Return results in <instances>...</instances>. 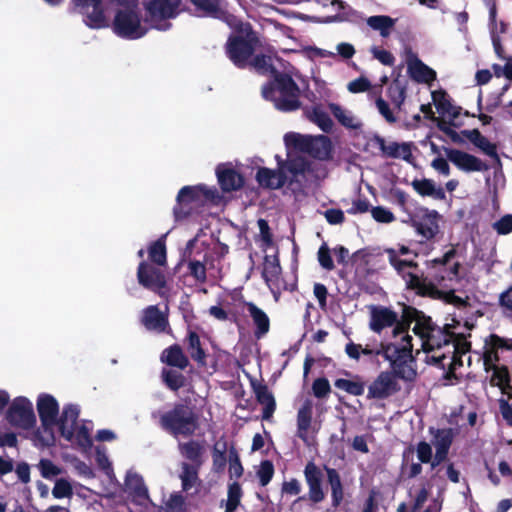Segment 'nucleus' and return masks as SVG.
<instances>
[{
	"instance_id": "12",
	"label": "nucleus",
	"mask_w": 512,
	"mask_h": 512,
	"mask_svg": "<svg viewBox=\"0 0 512 512\" xmlns=\"http://www.w3.org/2000/svg\"><path fill=\"white\" fill-rule=\"evenodd\" d=\"M277 170H271L269 168H260L256 174V180L260 186L270 189H278L282 187L286 182H302L305 180L303 176L293 178L292 173L288 168V160L284 161L280 156H276Z\"/></svg>"
},
{
	"instance_id": "34",
	"label": "nucleus",
	"mask_w": 512,
	"mask_h": 512,
	"mask_svg": "<svg viewBox=\"0 0 512 512\" xmlns=\"http://www.w3.org/2000/svg\"><path fill=\"white\" fill-rule=\"evenodd\" d=\"M198 466L190 465L187 463H183L181 466V472L179 477L182 482V488L184 491H189L192 488L199 486V478H198Z\"/></svg>"
},
{
	"instance_id": "1",
	"label": "nucleus",
	"mask_w": 512,
	"mask_h": 512,
	"mask_svg": "<svg viewBox=\"0 0 512 512\" xmlns=\"http://www.w3.org/2000/svg\"><path fill=\"white\" fill-rule=\"evenodd\" d=\"M408 316L414 321L412 333L416 337L415 343L406 325L397 323L393 330L394 341L377 351L389 361L395 376L404 381L415 380L417 371L411 352L416 347L417 353L420 350L426 353V362L445 371L447 380L462 377L464 357L470 350L464 334L451 330L448 325L442 331L432 325L430 318L416 310L409 311Z\"/></svg>"
},
{
	"instance_id": "17",
	"label": "nucleus",
	"mask_w": 512,
	"mask_h": 512,
	"mask_svg": "<svg viewBox=\"0 0 512 512\" xmlns=\"http://www.w3.org/2000/svg\"><path fill=\"white\" fill-rule=\"evenodd\" d=\"M440 220L441 216L438 212L424 209L415 218H412V225L419 235L425 239H432L439 232Z\"/></svg>"
},
{
	"instance_id": "30",
	"label": "nucleus",
	"mask_w": 512,
	"mask_h": 512,
	"mask_svg": "<svg viewBox=\"0 0 512 512\" xmlns=\"http://www.w3.org/2000/svg\"><path fill=\"white\" fill-rule=\"evenodd\" d=\"M142 323L149 330L162 331L165 329L167 321L156 306H149L143 311Z\"/></svg>"
},
{
	"instance_id": "51",
	"label": "nucleus",
	"mask_w": 512,
	"mask_h": 512,
	"mask_svg": "<svg viewBox=\"0 0 512 512\" xmlns=\"http://www.w3.org/2000/svg\"><path fill=\"white\" fill-rule=\"evenodd\" d=\"M273 474L274 466L270 461L265 460L260 463L257 469V476L262 486H266L271 481Z\"/></svg>"
},
{
	"instance_id": "49",
	"label": "nucleus",
	"mask_w": 512,
	"mask_h": 512,
	"mask_svg": "<svg viewBox=\"0 0 512 512\" xmlns=\"http://www.w3.org/2000/svg\"><path fill=\"white\" fill-rule=\"evenodd\" d=\"M72 493L71 483L64 478L58 479L52 489V494L57 499L69 498L72 496Z\"/></svg>"
},
{
	"instance_id": "63",
	"label": "nucleus",
	"mask_w": 512,
	"mask_h": 512,
	"mask_svg": "<svg viewBox=\"0 0 512 512\" xmlns=\"http://www.w3.org/2000/svg\"><path fill=\"white\" fill-rule=\"evenodd\" d=\"M318 261L320 265L326 270H332L334 268L333 260L330 256L329 249L326 245H322L319 248Z\"/></svg>"
},
{
	"instance_id": "32",
	"label": "nucleus",
	"mask_w": 512,
	"mask_h": 512,
	"mask_svg": "<svg viewBox=\"0 0 512 512\" xmlns=\"http://www.w3.org/2000/svg\"><path fill=\"white\" fill-rule=\"evenodd\" d=\"M307 118L316 124L322 131L330 132L334 123L321 105H314L306 111Z\"/></svg>"
},
{
	"instance_id": "3",
	"label": "nucleus",
	"mask_w": 512,
	"mask_h": 512,
	"mask_svg": "<svg viewBox=\"0 0 512 512\" xmlns=\"http://www.w3.org/2000/svg\"><path fill=\"white\" fill-rule=\"evenodd\" d=\"M431 433L433 434L432 444L436 450L435 455L433 456L432 446L425 441H420L415 446H409L403 452L401 466L403 477L414 478L418 476L422 472L421 463H430L431 467L435 468L446 459L453 440L452 430H431Z\"/></svg>"
},
{
	"instance_id": "27",
	"label": "nucleus",
	"mask_w": 512,
	"mask_h": 512,
	"mask_svg": "<svg viewBox=\"0 0 512 512\" xmlns=\"http://www.w3.org/2000/svg\"><path fill=\"white\" fill-rule=\"evenodd\" d=\"M413 189L421 196L444 200L446 195L442 187L437 186L432 179H415L411 183Z\"/></svg>"
},
{
	"instance_id": "31",
	"label": "nucleus",
	"mask_w": 512,
	"mask_h": 512,
	"mask_svg": "<svg viewBox=\"0 0 512 512\" xmlns=\"http://www.w3.org/2000/svg\"><path fill=\"white\" fill-rule=\"evenodd\" d=\"M464 136L473 143L477 148L483 151L486 155L497 158V149L495 144L491 143L485 136H483L477 129L463 131Z\"/></svg>"
},
{
	"instance_id": "64",
	"label": "nucleus",
	"mask_w": 512,
	"mask_h": 512,
	"mask_svg": "<svg viewBox=\"0 0 512 512\" xmlns=\"http://www.w3.org/2000/svg\"><path fill=\"white\" fill-rule=\"evenodd\" d=\"M312 389L316 397L322 398L330 392V384L327 379L318 378L314 381Z\"/></svg>"
},
{
	"instance_id": "8",
	"label": "nucleus",
	"mask_w": 512,
	"mask_h": 512,
	"mask_svg": "<svg viewBox=\"0 0 512 512\" xmlns=\"http://www.w3.org/2000/svg\"><path fill=\"white\" fill-rule=\"evenodd\" d=\"M220 198V194L215 187L205 184L184 186L180 189L176 198L175 219L182 220L207 203H217Z\"/></svg>"
},
{
	"instance_id": "2",
	"label": "nucleus",
	"mask_w": 512,
	"mask_h": 512,
	"mask_svg": "<svg viewBox=\"0 0 512 512\" xmlns=\"http://www.w3.org/2000/svg\"><path fill=\"white\" fill-rule=\"evenodd\" d=\"M181 0H147L143 2L145 16L135 5L120 8L113 20L114 33L125 39L136 40L144 37L149 30L166 31L171 27L169 20L179 12Z\"/></svg>"
},
{
	"instance_id": "10",
	"label": "nucleus",
	"mask_w": 512,
	"mask_h": 512,
	"mask_svg": "<svg viewBox=\"0 0 512 512\" xmlns=\"http://www.w3.org/2000/svg\"><path fill=\"white\" fill-rule=\"evenodd\" d=\"M389 262L391 265L400 273L404 278L406 284L413 289H417L422 294H432L433 287L430 283L426 282V279H421L415 272L413 261L410 258L401 260L400 256H408L411 254L410 250L406 246H401L398 249H387Z\"/></svg>"
},
{
	"instance_id": "11",
	"label": "nucleus",
	"mask_w": 512,
	"mask_h": 512,
	"mask_svg": "<svg viewBox=\"0 0 512 512\" xmlns=\"http://www.w3.org/2000/svg\"><path fill=\"white\" fill-rule=\"evenodd\" d=\"M162 426L174 436H189L197 429V419L188 407H176L173 411L163 415Z\"/></svg>"
},
{
	"instance_id": "48",
	"label": "nucleus",
	"mask_w": 512,
	"mask_h": 512,
	"mask_svg": "<svg viewBox=\"0 0 512 512\" xmlns=\"http://www.w3.org/2000/svg\"><path fill=\"white\" fill-rule=\"evenodd\" d=\"M388 94L393 104L400 109L405 101V89L399 81L393 82L388 88Z\"/></svg>"
},
{
	"instance_id": "61",
	"label": "nucleus",
	"mask_w": 512,
	"mask_h": 512,
	"mask_svg": "<svg viewBox=\"0 0 512 512\" xmlns=\"http://www.w3.org/2000/svg\"><path fill=\"white\" fill-rule=\"evenodd\" d=\"M370 51L374 58L383 65L392 66L394 64L395 58L389 51L378 47H372Z\"/></svg>"
},
{
	"instance_id": "35",
	"label": "nucleus",
	"mask_w": 512,
	"mask_h": 512,
	"mask_svg": "<svg viewBox=\"0 0 512 512\" xmlns=\"http://www.w3.org/2000/svg\"><path fill=\"white\" fill-rule=\"evenodd\" d=\"M272 250H275L274 248ZM281 268L279 265V260L277 258V255L275 251H273V254L266 255L264 260V267H263V277L265 278V281L270 284L274 283L278 276L280 275Z\"/></svg>"
},
{
	"instance_id": "47",
	"label": "nucleus",
	"mask_w": 512,
	"mask_h": 512,
	"mask_svg": "<svg viewBox=\"0 0 512 512\" xmlns=\"http://www.w3.org/2000/svg\"><path fill=\"white\" fill-rule=\"evenodd\" d=\"M335 387L355 396L364 393V385L361 382L349 379H337L335 381Z\"/></svg>"
},
{
	"instance_id": "23",
	"label": "nucleus",
	"mask_w": 512,
	"mask_h": 512,
	"mask_svg": "<svg viewBox=\"0 0 512 512\" xmlns=\"http://www.w3.org/2000/svg\"><path fill=\"white\" fill-rule=\"evenodd\" d=\"M336 121L348 130L358 131L362 128L363 123L352 110L338 103L330 102L327 105Z\"/></svg>"
},
{
	"instance_id": "41",
	"label": "nucleus",
	"mask_w": 512,
	"mask_h": 512,
	"mask_svg": "<svg viewBox=\"0 0 512 512\" xmlns=\"http://www.w3.org/2000/svg\"><path fill=\"white\" fill-rule=\"evenodd\" d=\"M257 400L263 405V418L268 419L275 409V401L266 387H258L255 390Z\"/></svg>"
},
{
	"instance_id": "57",
	"label": "nucleus",
	"mask_w": 512,
	"mask_h": 512,
	"mask_svg": "<svg viewBox=\"0 0 512 512\" xmlns=\"http://www.w3.org/2000/svg\"><path fill=\"white\" fill-rule=\"evenodd\" d=\"M229 462V475L230 478H239L243 474V467L240 463V460L237 454L234 451H230L228 456Z\"/></svg>"
},
{
	"instance_id": "58",
	"label": "nucleus",
	"mask_w": 512,
	"mask_h": 512,
	"mask_svg": "<svg viewBox=\"0 0 512 512\" xmlns=\"http://www.w3.org/2000/svg\"><path fill=\"white\" fill-rule=\"evenodd\" d=\"M493 228L500 235H507L512 232V215L507 214L493 224Z\"/></svg>"
},
{
	"instance_id": "36",
	"label": "nucleus",
	"mask_w": 512,
	"mask_h": 512,
	"mask_svg": "<svg viewBox=\"0 0 512 512\" xmlns=\"http://www.w3.org/2000/svg\"><path fill=\"white\" fill-rule=\"evenodd\" d=\"M313 403L311 400H306L298 412V430L299 436L306 439L305 433L310 427L312 419Z\"/></svg>"
},
{
	"instance_id": "38",
	"label": "nucleus",
	"mask_w": 512,
	"mask_h": 512,
	"mask_svg": "<svg viewBox=\"0 0 512 512\" xmlns=\"http://www.w3.org/2000/svg\"><path fill=\"white\" fill-rule=\"evenodd\" d=\"M161 359L163 362L179 368H185L188 363L187 358L179 346H172L166 349L162 353Z\"/></svg>"
},
{
	"instance_id": "6",
	"label": "nucleus",
	"mask_w": 512,
	"mask_h": 512,
	"mask_svg": "<svg viewBox=\"0 0 512 512\" xmlns=\"http://www.w3.org/2000/svg\"><path fill=\"white\" fill-rule=\"evenodd\" d=\"M79 414V406L75 404L65 405L60 415L58 429L61 436L70 442L74 448L85 456H89L93 447L90 434L91 427H88L85 421H78Z\"/></svg>"
},
{
	"instance_id": "7",
	"label": "nucleus",
	"mask_w": 512,
	"mask_h": 512,
	"mask_svg": "<svg viewBox=\"0 0 512 512\" xmlns=\"http://www.w3.org/2000/svg\"><path fill=\"white\" fill-rule=\"evenodd\" d=\"M265 100L280 111H294L300 107V89L288 72H278L261 90Z\"/></svg>"
},
{
	"instance_id": "56",
	"label": "nucleus",
	"mask_w": 512,
	"mask_h": 512,
	"mask_svg": "<svg viewBox=\"0 0 512 512\" xmlns=\"http://www.w3.org/2000/svg\"><path fill=\"white\" fill-rule=\"evenodd\" d=\"M164 379L166 384L173 390H177L184 383L183 375L174 370L164 371Z\"/></svg>"
},
{
	"instance_id": "24",
	"label": "nucleus",
	"mask_w": 512,
	"mask_h": 512,
	"mask_svg": "<svg viewBox=\"0 0 512 512\" xmlns=\"http://www.w3.org/2000/svg\"><path fill=\"white\" fill-rule=\"evenodd\" d=\"M305 478L309 486V498L317 503L324 499V493L321 489V472L313 464L308 463L305 468Z\"/></svg>"
},
{
	"instance_id": "59",
	"label": "nucleus",
	"mask_w": 512,
	"mask_h": 512,
	"mask_svg": "<svg viewBox=\"0 0 512 512\" xmlns=\"http://www.w3.org/2000/svg\"><path fill=\"white\" fill-rule=\"evenodd\" d=\"M371 87L370 81L365 77H359L347 84L350 93L356 94L367 91Z\"/></svg>"
},
{
	"instance_id": "33",
	"label": "nucleus",
	"mask_w": 512,
	"mask_h": 512,
	"mask_svg": "<svg viewBox=\"0 0 512 512\" xmlns=\"http://www.w3.org/2000/svg\"><path fill=\"white\" fill-rule=\"evenodd\" d=\"M246 308L249 316L253 320V323L257 327V331L255 332L256 336L259 338L266 334L270 327V321L267 314L251 302L246 303Z\"/></svg>"
},
{
	"instance_id": "14",
	"label": "nucleus",
	"mask_w": 512,
	"mask_h": 512,
	"mask_svg": "<svg viewBox=\"0 0 512 512\" xmlns=\"http://www.w3.org/2000/svg\"><path fill=\"white\" fill-rule=\"evenodd\" d=\"M125 492L132 503L139 507L140 512H153L157 507L150 499L148 488L140 474L128 471L125 477Z\"/></svg>"
},
{
	"instance_id": "4",
	"label": "nucleus",
	"mask_w": 512,
	"mask_h": 512,
	"mask_svg": "<svg viewBox=\"0 0 512 512\" xmlns=\"http://www.w3.org/2000/svg\"><path fill=\"white\" fill-rule=\"evenodd\" d=\"M283 140L287 150L288 168L296 179L298 176L308 178L310 163L302 156L294 155L295 153H307L314 158L324 160L328 159L332 152L331 141L324 135L311 136L289 132L284 135Z\"/></svg>"
},
{
	"instance_id": "50",
	"label": "nucleus",
	"mask_w": 512,
	"mask_h": 512,
	"mask_svg": "<svg viewBox=\"0 0 512 512\" xmlns=\"http://www.w3.org/2000/svg\"><path fill=\"white\" fill-rule=\"evenodd\" d=\"M96 453V462L100 469H102L109 478H112L114 476L112 464L106 454V451L103 447H96L95 449Z\"/></svg>"
},
{
	"instance_id": "44",
	"label": "nucleus",
	"mask_w": 512,
	"mask_h": 512,
	"mask_svg": "<svg viewBox=\"0 0 512 512\" xmlns=\"http://www.w3.org/2000/svg\"><path fill=\"white\" fill-rule=\"evenodd\" d=\"M191 1L205 15L219 17L221 14V1L220 0H191Z\"/></svg>"
},
{
	"instance_id": "29",
	"label": "nucleus",
	"mask_w": 512,
	"mask_h": 512,
	"mask_svg": "<svg viewBox=\"0 0 512 512\" xmlns=\"http://www.w3.org/2000/svg\"><path fill=\"white\" fill-rule=\"evenodd\" d=\"M408 71L411 77L418 82L430 83L436 77L435 71L417 58L408 61Z\"/></svg>"
},
{
	"instance_id": "45",
	"label": "nucleus",
	"mask_w": 512,
	"mask_h": 512,
	"mask_svg": "<svg viewBox=\"0 0 512 512\" xmlns=\"http://www.w3.org/2000/svg\"><path fill=\"white\" fill-rule=\"evenodd\" d=\"M490 371H493V374L491 376L492 384L500 387L504 393H508L507 390L510 389V377L508 370L505 367L498 366L490 369Z\"/></svg>"
},
{
	"instance_id": "39",
	"label": "nucleus",
	"mask_w": 512,
	"mask_h": 512,
	"mask_svg": "<svg viewBox=\"0 0 512 512\" xmlns=\"http://www.w3.org/2000/svg\"><path fill=\"white\" fill-rule=\"evenodd\" d=\"M367 24L372 29L379 31L381 36L387 37L394 26V20L384 15L371 16L367 19Z\"/></svg>"
},
{
	"instance_id": "42",
	"label": "nucleus",
	"mask_w": 512,
	"mask_h": 512,
	"mask_svg": "<svg viewBox=\"0 0 512 512\" xmlns=\"http://www.w3.org/2000/svg\"><path fill=\"white\" fill-rule=\"evenodd\" d=\"M167 234L163 235L156 242L151 244L149 247V257L150 259L160 265L163 266L166 264V246H165V238Z\"/></svg>"
},
{
	"instance_id": "22",
	"label": "nucleus",
	"mask_w": 512,
	"mask_h": 512,
	"mask_svg": "<svg viewBox=\"0 0 512 512\" xmlns=\"http://www.w3.org/2000/svg\"><path fill=\"white\" fill-rule=\"evenodd\" d=\"M398 389L394 375L382 372L369 386L368 395L372 398L382 399L392 395Z\"/></svg>"
},
{
	"instance_id": "43",
	"label": "nucleus",
	"mask_w": 512,
	"mask_h": 512,
	"mask_svg": "<svg viewBox=\"0 0 512 512\" xmlns=\"http://www.w3.org/2000/svg\"><path fill=\"white\" fill-rule=\"evenodd\" d=\"M242 498V489L237 482H232L228 486L227 500L225 503V512H234L239 506Z\"/></svg>"
},
{
	"instance_id": "9",
	"label": "nucleus",
	"mask_w": 512,
	"mask_h": 512,
	"mask_svg": "<svg viewBox=\"0 0 512 512\" xmlns=\"http://www.w3.org/2000/svg\"><path fill=\"white\" fill-rule=\"evenodd\" d=\"M259 40L247 26L230 36L226 45L229 59L238 67L249 65L251 55L257 51Z\"/></svg>"
},
{
	"instance_id": "18",
	"label": "nucleus",
	"mask_w": 512,
	"mask_h": 512,
	"mask_svg": "<svg viewBox=\"0 0 512 512\" xmlns=\"http://www.w3.org/2000/svg\"><path fill=\"white\" fill-rule=\"evenodd\" d=\"M215 173L223 192L239 190L244 184L243 176L235 169L232 163L219 164L215 169Z\"/></svg>"
},
{
	"instance_id": "54",
	"label": "nucleus",
	"mask_w": 512,
	"mask_h": 512,
	"mask_svg": "<svg viewBox=\"0 0 512 512\" xmlns=\"http://www.w3.org/2000/svg\"><path fill=\"white\" fill-rule=\"evenodd\" d=\"M373 219L379 223H391L395 220L394 214L387 208L376 206L371 209Z\"/></svg>"
},
{
	"instance_id": "46",
	"label": "nucleus",
	"mask_w": 512,
	"mask_h": 512,
	"mask_svg": "<svg viewBox=\"0 0 512 512\" xmlns=\"http://www.w3.org/2000/svg\"><path fill=\"white\" fill-rule=\"evenodd\" d=\"M188 349L191 357L200 364H204L205 353L200 346V339L195 332H190L188 336Z\"/></svg>"
},
{
	"instance_id": "25",
	"label": "nucleus",
	"mask_w": 512,
	"mask_h": 512,
	"mask_svg": "<svg viewBox=\"0 0 512 512\" xmlns=\"http://www.w3.org/2000/svg\"><path fill=\"white\" fill-rule=\"evenodd\" d=\"M397 322V315L393 311L384 307H375L371 312L370 328L375 332H380L386 327H390Z\"/></svg>"
},
{
	"instance_id": "55",
	"label": "nucleus",
	"mask_w": 512,
	"mask_h": 512,
	"mask_svg": "<svg viewBox=\"0 0 512 512\" xmlns=\"http://www.w3.org/2000/svg\"><path fill=\"white\" fill-rule=\"evenodd\" d=\"M180 449L182 455L192 461H197L202 451V447L193 441L182 444Z\"/></svg>"
},
{
	"instance_id": "26",
	"label": "nucleus",
	"mask_w": 512,
	"mask_h": 512,
	"mask_svg": "<svg viewBox=\"0 0 512 512\" xmlns=\"http://www.w3.org/2000/svg\"><path fill=\"white\" fill-rule=\"evenodd\" d=\"M503 348L512 349V342L508 344L506 340L492 336L491 345L486 348L483 357V364L487 372L492 368L498 367L496 364L499 359L498 350Z\"/></svg>"
},
{
	"instance_id": "19",
	"label": "nucleus",
	"mask_w": 512,
	"mask_h": 512,
	"mask_svg": "<svg viewBox=\"0 0 512 512\" xmlns=\"http://www.w3.org/2000/svg\"><path fill=\"white\" fill-rule=\"evenodd\" d=\"M455 250L450 249L441 259L433 260L435 279L438 283L453 281L458 278L459 263L454 261Z\"/></svg>"
},
{
	"instance_id": "40",
	"label": "nucleus",
	"mask_w": 512,
	"mask_h": 512,
	"mask_svg": "<svg viewBox=\"0 0 512 512\" xmlns=\"http://www.w3.org/2000/svg\"><path fill=\"white\" fill-rule=\"evenodd\" d=\"M432 100L434 105L437 108V111L439 114H441L443 117H455L456 111L454 108H452L451 104L449 103L446 94L443 91H433L432 92Z\"/></svg>"
},
{
	"instance_id": "62",
	"label": "nucleus",
	"mask_w": 512,
	"mask_h": 512,
	"mask_svg": "<svg viewBox=\"0 0 512 512\" xmlns=\"http://www.w3.org/2000/svg\"><path fill=\"white\" fill-rule=\"evenodd\" d=\"M258 227L260 230L261 240L263 242L265 252H267L268 249H273L268 223L265 220L260 219L258 220Z\"/></svg>"
},
{
	"instance_id": "13",
	"label": "nucleus",
	"mask_w": 512,
	"mask_h": 512,
	"mask_svg": "<svg viewBox=\"0 0 512 512\" xmlns=\"http://www.w3.org/2000/svg\"><path fill=\"white\" fill-rule=\"evenodd\" d=\"M7 420L11 425L29 431L30 434L35 430L37 422L32 402L22 396L15 398L7 411Z\"/></svg>"
},
{
	"instance_id": "60",
	"label": "nucleus",
	"mask_w": 512,
	"mask_h": 512,
	"mask_svg": "<svg viewBox=\"0 0 512 512\" xmlns=\"http://www.w3.org/2000/svg\"><path fill=\"white\" fill-rule=\"evenodd\" d=\"M378 112L384 117V119L389 123H395L397 118L394 116L392 110L389 107V104L382 99L381 97L377 98L375 101Z\"/></svg>"
},
{
	"instance_id": "21",
	"label": "nucleus",
	"mask_w": 512,
	"mask_h": 512,
	"mask_svg": "<svg viewBox=\"0 0 512 512\" xmlns=\"http://www.w3.org/2000/svg\"><path fill=\"white\" fill-rule=\"evenodd\" d=\"M369 145L378 148L386 157L398 158L408 161L411 157L410 145L394 141L386 142L382 137H373Z\"/></svg>"
},
{
	"instance_id": "16",
	"label": "nucleus",
	"mask_w": 512,
	"mask_h": 512,
	"mask_svg": "<svg viewBox=\"0 0 512 512\" xmlns=\"http://www.w3.org/2000/svg\"><path fill=\"white\" fill-rule=\"evenodd\" d=\"M75 7L83 15L85 24L94 29L104 28L108 20L104 15L100 0H73Z\"/></svg>"
},
{
	"instance_id": "53",
	"label": "nucleus",
	"mask_w": 512,
	"mask_h": 512,
	"mask_svg": "<svg viewBox=\"0 0 512 512\" xmlns=\"http://www.w3.org/2000/svg\"><path fill=\"white\" fill-rule=\"evenodd\" d=\"M42 477L50 479L61 474L62 470L56 466L51 460L42 459L38 464Z\"/></svg>"
},
{
	"instance_id": "20",
	"label": "nucleus",
	"mask_w": 512,
	"mask_h": 512,
	"mask_svg": "<svg viewBox=\"0 0 512 512\" xmlns=\"http://www.w3.org/2000/svg\"><path fill=\"white\" fill-rule=\"evenodd\" d=\"M137 278L140 285L155 292H160L166 284L163 272L146 262L139 264Z\"/></svg>"
},
{
	"instance_id": "52",
	"label": "nucleus",
	"mask_w": 512,
	"mask_h": 512,
	"mask_svg": "<svg viewBox=\"0 0 512 512\" xmlns=\"http://www.w3.org/2000/svg\"><path fill=\"white\" fill-rule=\"evenodd\" d=\"M227 457L225 455V447L220 444H216L213 451V468L216 472H222L227 463Z\"/></svg>"
},
{
	"instance_id": "15",
	"label": "nucleus",
	"mask_w": 512,
	"mask_h": 512,
	"mask_svg": "<svg viewBox=\"0 0 512 512\" xmlns=\"http://www.w3.org/2000/svg\"><path fill=\"white\" fill-rule=\"evenodd\" d=\"M447 159L464 173L485 172L489 166L482 159L459 149H445Z\"/></svg>"
},
{
	"instance_id": "5",
	"label": "nucleus",
	"mask_w": 512,
	"mask_h": 512,
	"mask_svg": "<svg viewBox=\"0 0 512 512\" xmlns=\"http://www.w3.org/2000/svg\"><path fill=\"white\" fill-rule=\"evenodd\" d=\"M36 409L41 425L33 430L28 438L36 447H49L55 442V426L58 427L60 406L57 399L48 393H40L36 399Z\"/></svg>"
},
{
	"instance_id": "28",
	"label": "nucleus",
	"mask_w": 512,
	"mask_h": 512,
	"mask_svg": "<svg viewBox=\"0 0 512 512\" xmlns=\"http://www.w3.org/2000/svg\"><path fill=\"white\" fill-rule=\"evenodd\" d=\"M249 65L253 66L261 74H271L274 76L280 72L279 69L282 67V62L278 57L262 55L251 59Z\"/></svg>"
},
{
	"instance_id": "37",
	"label": "nucleus",
	"mask_w": 512,
	"mask_h": 512,
	"mask_svg": "<svg viewBox=\"0 0 512 512\" xmlns=\"http://www.w3.org/2000/svg\"><path fill=\"white\" fill-rule=\"evenodd\" d=\"M158 510L159 512H186L185 498L179 492L171 493Z\"/></svg>"
}]
</instances>
